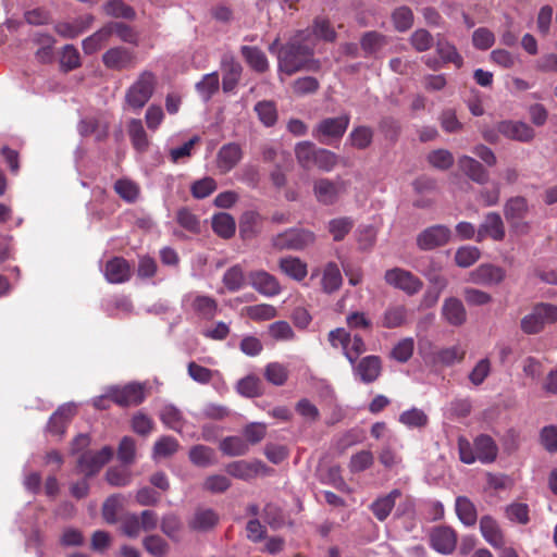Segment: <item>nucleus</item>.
Here are the masks:
<instances>
[{
    "mask_svg": "<svg viewBox=\"0 0 557 557\" xmlns=\"http://www.w3.org/2000/svg\"><path fill=\"white\" fill-rule=\"evenodd\" d=\"M315 44L308 29L298 30L278 51V70L287 75L297 72H319L321 62L314 58Z\"/></svg>",
    "mask_w": 557,
    "mask_h": 557,
    "instance_id": "nucleus-1",
    "label": "nucleus"
},
{
    "mask_svg": "<svg viewBox=\"0 0 557 557\" xmlns=\"http://www.w3.org/2000/svg\"><path fill=\"white\" fill-rule=\"evenodd\" d=\"M157 85V77L150 71L141 72L125 94L126 103L135 111L143 109L151 99Z\"/></svg>",
    "mask_w": 557,
    "mask_h": 557,
    "instance_id": "nucleus-2",
    "label": "nucleus"
},
{
    "mask_svg": "<svg viewBox=\"0 0 557 557\" xmlns=\"http://www.w3.org/2000/svg\"><path fill=\"white\" fill-rule=\"evenodd\" d=\"M557 322V306L553 304H536L532 311L521 319L520 326L528 335L539 334L546 324Z\"/></svg>",
    "mask_w": 557,
    "mask_h": 557,
    "instance_id": "nucleus-3",
    "label": "nucleus"
},
{
    "mask_svg": "<svg viewBox=\"0 0 557 557\" xmlns=\"http://www.w3.org/2000/svg\"><path fill=\"white\" fill-rule=\"evenodd\" d=\"M350 123V116L343 114L336 117H325L313 128L312 136L321 144L330 145L333 140H339L346 133Z\"/></svg>",
    "mask_w": 557,
    "mask_h": 557,
    "instance_id": "nucleus-4",
    "label": "nucleus"
},
{
    "mask_svg": "<svg viewBox=\"0 0 557 557\" xmlns=\"http://www.w3.org/2000/svg\"><path fill=\"white\" fill-rule=\"evenodd\" d=\"M315 235L304 228H289L272 238V246L278 250H301L313 244Z\"/></svg>",
    "mask_w": 557,
    "mask_h": 557,
    "instance_id": "nucleus-5",
    "label": "nucleus"
},
{
    "mask_svg": "<svg viewBox=\"0 0 557 557\" xmlns=\"http://www.w3.org/2000/svg\"><path fill=\"white\" fill-rule=\"evenodd\" d=\"M384 281L387 285L408 296L418 294L423 287V282L417 275L398 267L385 271Z\"/></svg>",
    "mask_w": 557,
    "mask_h": 557,
    "instance_id": "nucleus-6",
    "label": "nucleus"
},
{
    "mask_svg": "<svg viewBox=\"0 0 557 557\" xmlns=\"http://www.w3.org/2000/svg\"><path fill=\"white\" fill-rule=\"evenodd\" d=\"M528 212V201L522 196L511 197L504 206L505 219L517 234H527L529 232L530 224L524 221Z\"/></svg>",
    "mask_w": 557,
    "mask_h": 557,
    "instance_id": "nucleus-7",
    "label": "nucleus"
},
{
    "mask_svg": "<svg viewBox=\"0 0 557 557\" xmlns=\"http://www.w3.org/2000/svg\"><path fill=\"white\" fill-rule=\"evenodd\" d=\"M349 183L342 177L335 181L319 178L313 183V194L317 200L324 206H332L337 202L341 195L346 193Z\"/></svg>",
    "mask_w": 557,
    "mask_h": 557,
    "instance_id": "nucleus-8",
    "label": "nucleus"
},
{
    "mask_svg": "<svg viewBox=\"0 0 557 557\" xmlns=\"http://www.w3.org/2000/svg\"><path fill=\"white\" fill-rule=\"evenodd\" d=\"M101 60L107 69L119 72L134 69L137 64L136 53L123 46L108 49Z\"/></svg>",
    "mask_w": 557,
    "mask_h": 557,
    "instance_id": "nucleus-9",
    "label": "nucleus"
},
{
    "mask_svg": "<svg viewBox=\"0 0 557 557\" xmlns=\"http://www.w3.org/2000/svg\"><path fill=\"white\" fill-rule=\"evenodd\" d=\"M451 231L443 224H436L426 227L417 236V246L423 251H429L443 247L450 240Z\"/></svg>",
    "mask_w": 557,
    "mask_h": 557,
    "instance_id": "nucleus-10",
    "label": "nucleus"
},
{
    "mask_svg": "<svg viewBox=\"0 0 557 557\" xmlns=\"http://www.w3.org/2000/svg\"><path fill=\"white\" fill-rule=\"evenodd\" d=\"M225 471L233 478L249 481L258 475H268L273 470L267 467L261 460H237L230 462L225 467Z\"/></svg>",
    "mask_w": 557,
    "mask_h": 557,
    "instance_id": "nucleus-11",
    "label": "nucleus"
},
{
    "mask_svg": "<svg viewBox=\"0 0 557 557\" xmlns=\"http://www.w3.org/2000/svg\"><path fill=\"white\" fill-rule=\"evenodd\" d=\"M113 456V450L109 446H104L99 451H85L78 460L77 467L82 473L86 476H92L97 474L101 468L110 461Z\"/></svg>",
    "mask_w": 557,
    "mask_h": 557,
    "instance_id": "nucleus-12",
    "label": "nucleus"
},
{
    "mask_svg": "<svg viewBox=\"0 0 557 557\" xmlns=\"http://www.w3.org/2000/svg\"><path fill=\"white\" fill-rule=\"evenodd\" d=\"M109 396L119 406H137L145 400V391L141 384L129 383L123 387H110Z\"/></svg>",
    "mask_w": 557,
    "mask_h": 557,
    "instance_id": "nucleus-13",
    "label": "nucleus"
},
{
    "mask_svg": "<svg viewBox=\"0 0 557 557\" xmlns=\"http://www.w3.org/2000/svg\"><path fill=\"white\" fill-rule=\"evenodd\" d=\"M457 533L448 525L435 527L430 533L432 548L441 554H451L457 545Z\"/></svg>",
    "mask_w": 557,
    "mask_h": 557,
    "instance_id": "nucleus-14",
    "label": "nucleus"
},
{
    "mask_svg": "<svg viewBox=\"0 0 557 557\" xmlns=\"http://www.w3.org/2000/svg\"><path fill=\"white\" fill-rule=\"evenodd\" d=\"M248 280L249 284L263 296L274 297L281 293L277 278L264 270L251 271Z\"/></svg>",
    "mask_w": 557,
    "mask_h": 557,
    "instance_id": "nucleus-15",
    "label": "nucleus"
},
{
    "mask_svg": "<svg viewBox=\"0 0 557 557\" xmlns=\"http://www.w3.org/2000/svg\"><path fill=\"white\" fill-rule=\"evenodd\" d=\"M497 132L508 139L521 143H529L535 136L534 129L521 121H502L497 125Z\"/></svg>",
    "mask_w": 557,
    "mask_h": 557,
    "instance_id": "nucleus-16",
    "label": "nucleus"
},
{
    "mask_svg": "<svg viewBox=\"0 0 557 557\" xmlns=\"http://www.w3.org/2000/svg\"><path fill=\"white\" fill-rule=\"evenodd\" d=\"M75 413L76 408L74 405L65 404L60 406L50 417L47 423V432L62 437Z\"/></svg>",
    "mask_w": 557,
    "mask_h": 557,
    "instance_id": "nucleus-17",
    "label": "nucleus"
},
{
    "mask_svg": "<svg viewBox=\"0 0 557 557\" xmlns=\"http://www.w3.org/2000/svg\"><path fill=\"white\" fill-rule=\"evenodd\" d=\"M505 225L503 219L497 212H488L476 233V242H482L485 237L500 242L505 238Z\"/></svg>",
    "mask_w": 557,
    "mask_h": 557,
    "instance_id": "nucleus-18",
    "label": "nucleus"
},
{
    "mask_svg": "<svg viewBox=\"0 0 557 557\" xmlns=\"http://www.w3.org/2000/svg\"><path fill=\"white\" fill-rule=\"evenodd\" d=\"M243 149L237 143L223 145L216 154V168L222 174L231 172L243 159Z\"/></svg>",
    "mask_w": 557,
    "mask_h": 557,
    "instance_id": "nucleus-19",
    "label": "nucleus"
},
{
    "mask_svg": "<svg viewBox=\"0 0 557 557\" xmlns=\"http://www.w3.org/2000/svg\"><path fill=\"white\" fill-rule=\"evenodd\" d=\"M505 278V271L493 264H481L470 273V281L479 285H497Z\"/></svg>",
    "mask_w": 557,
    "mask_h": 557,
    "instance_id": "nucleus-20",
    "label": "nucleus"
},
{
    "mask_svg": "<svg viewBox=\"0 0 557 557\" xmlns=\"http://www.w3.org/2000/svg\"><path fill=\"white\" fill-rule=\"evenodd\" d=\"M381 371L382 362L377 356L363 357L354 368L355 374L366 384L376 381Z\"/></svg>",
    "mask_w": 557,
    "mask_h": 557,
    "instance_id": "nucleus-21",
    "label": "nucleus"
},
{
    "mask_svg": "<svg viewBox=\"0 0 557 557\" xmlns=\"http://www.w3.org/2000/svg\"><path fill=\"white\" fill-rule=\"evenodd\" d=\"M131 265L122 257H114L107 261L104 267V276L112 284H121L131 278Z\"/></svg>",
    "mask_w": 557,
    "mask_h": 557,
    "instance_id": "nucleus-22",
    "label": "nucleus"
},
{
    "mask_svg": "<svg viewBox=\"0 0 557 557\" xmlns=\"http://www.w3.org/2000/svg\"><path fill=\"white\" fill-rule=\"evenodd\" d=\"M442 317L453 326H460L467 321V311L462 301L456 297L444 300Z\"/></svg>",
    "mask_w": 557,
    "mask_h": 557,
    "instance_id": "nucleus-23",
    "label": "nucleus"
},
{
    "mask_svg": "<svg viewBox=\"0 0 557 557\" xmlns=\"http://www.w3.org/2000/svg\"><path fill=\"white\" fill-rule=\"evenodd\" d=\"M480 531L483 539L494 548H502L505 545V539L497 521L486 515L480 519Z\"/></svg>",
    "mask_w": 557,
    "mask_h": 557,
    "instance_id": "nucleus-24",
    "label": "nucleus"
},
{
    "mask_svg": "<svg viewBox=\"0 0 557 557\" xmlns=\"http://www.w3.org/2000/svg\"><path fill=\"white\" fill-rule=\"evenodd\" d=\"M401 496L398 488L392 490L388 494L377 497L371 505L370 510L379 521H384L391 515L396 500Z\"/></svg>",
    "mask_w": 557,
    "mask_h": 557,
    "instance_id": "nucleus-25",
    "label": "nucleus"
},
{
    "mask_svg": "<svg viewBox=\"0 0 557 557\" xmlns=\"http://www.w3.org/2000/svg\"><path fill=\"white\" fill-rule=\"evenodd\" d=\"M460 170L473 182L484 184L488 181V173L475 159L462 156L458 160Z\"/></svg>",
    "mask_w": 557,
    "mask_h": 557,
    "instance_id": "nucleus-26",
    "label": "nucleus"
},
{
    "mask_svg": "<svg viewBox=\"0 0 557 557\" xmlns=\"http://www.w3.org/2000/svg\"><path fill=\"white\" fill-rule=\"evenodd\" d=\"M278 268L285 275L298 282L302 281L308 274L307 263L297 257L281 258Z\"/></svg>",
    "mask_w": 557,
    "mask_h": 557,
    "instance_id": "nucleus-27",
    "label": "nucleus"
},
{
    "mask_svg": "<svg viewBox=\"0 0 557 557\" xmlns=\"http://www.w3.org/2000/svg\"><path fill=\"white\" fill-rule=\"evenodd\" d=\"M474 450L478 460L483 463L493 462L498 453V448L494 440L488 435H480L474 440Z\"/></svg>",
    "mask_w": 557,
    "mask_h": 557,
    "instance_id": "nucleus-28",
    "label": "nucleus"
},
{
    "mask_svg": "<svg viewBox=\"0 0 557 557\" xmlns=\"http://www.w3.org/2000/svg\"><path fill=\"white\" fill-rule=\"evenodd\" d=\"M262 216L256 211H246L239 219V233L244 239L256 237L261 231Z\"/></svg>",
    "mask_w": 557,
    "mask_h": 557,
    "instance_id": "nucleus-29",
    "label": "nucleus"
},
{
    "mask_svg": "<svg viewBox=\"0 0 557 557\" xmlns=\"http://www.w3.org/2000/svg\"><path fill=\"white\" fill-rule=\"evenodd\" d=\"M127 133L135 150L145 152L149 148V139L139 119H132L127 124Z\"/></svg>",
    "mask_w": 557,
    "mask_h": 557,
    "instance_id": "nucleus-30",
    "label": "nucleus"
},
{
    "mask_svg": "<svg viewBox=\"0 0 557 557\" xmlns=\"http://www.w3.org/2000/svg\"><path fill=\"white\" fill-rule=\"evenodd\" d=\"M435 49L443 63H453L457 69L463 65V58L458 52L455 45L449 42L446 38H438L435 44Z\"/></svg>",
    "mask_w": 557,
    "mask_h": 557,
    "instance_id": "nucleus-31",
    "label": "nucleus"
},
{
    "mask_svg": "<svg viewBox=\"0 0 557 557\" xmlns=\"http://www.w3.org/2000/svg\"><path fill=\"white\" fill-rule=\"evenodd\" d=\"M222 67L224 71V75H223V79H222L223 90L225 92H228V91H232L236 87V85L240 78L243 67L233 58L223 60Z\"/></svg>",
    "mask_w": 557,
    "mask_h": 557,
    "instance_id": "nucleus-32",
    "label": "nucleus"
},
{
    "mask_svg": "<svg viewBox=\"0 0 557 557\" xmlns=\"http://www.w3.org/2000/svg\"><path fill=\"white\" fill-rule=\"evenodd\" d=\"M342 274L335 262H329L323 269L321 285L326 294H332L342 286Z\"/></svg>",
    "mask_w": 557,
    "mask_h": 557,
    "instance_id": "nucleus-33",
    "label": "nucleus"
},
{
    "mask_svg": "<svg viewBox=\"0 0 557 557\" xmlns=\"http://www.w3.org/2000/svg\"><path fill=\"white\" fill-rule=\"evenodd\" d=\"M456 513L459 520L467 527L476 523L478 512L475 505L467 496H458L455 504Z\"/></svg>",
    "mask_w": 557,
    "mask_h": 557,
    "instance_id": "nucleus-34",
    "label": "nucleus"
},
{
    "mask_svg": "<svg viewBox=\"0 0 557 557\" xmlns=\"http://www.w3.org/2000/svg\"><path fill=\"white\" fill-rule=\"evenodd\" d=\"M219 449L228 457L245 456L249 451L248 443L240 436H226L220 444Z\"/></svg>",
    "mask_w": 557,
    "mask_h": 557,
    "instance_id": "nucleus-35",
    "label": "nucleus"
},
{
    "mask_svg": "<svg viewBox=\"0 0 557 557\" xmlns=\"http://www.w3.org/2000/svg\"><path fill=\"white\" fill-rule=\"evenodd\" d=\"M240 52L248 65L256 72L263 73L269 69L268 59L261 49L243 46Z\"/></svg>",
    "mask_w": 557,
    "mask_h": 557,
    "instance_id": "nucleus-36",
    "label": "nucleus"
},
{
    "mask_svg": "<svg viewBox=\"0 0 557 557\" xmlns=\"http://www.w3.org/2000/svg\"><path fill=\"white\" fill-rule=\"evenodd\" d=\"M219 521V516L212 509H197L194 518L189 521V528L195 531H208Z\"/></svg>",
    "mask_w": 557,
    "mask_h": 557,
    "instance_id": "nucleus-37",
    "label": "nucleus"
},
{
    "mask_svg": "<svg viewBox=\"0 0 557 557\" xmlns=\"http://www.w3.org/2000/svg\"><path fill=\"white\" fill-rule=\"evenodd\" d=\"M102 9L106 15L114 18L133 21L136 17L134 8L126 4L123 0H108Z\"/></svg>",
    "mask_w": 557,
    "mask_h": 557,
    "instance_id": "nucleus-38",
    "label": "nucleus"
},
{
    "mask_svg": "<svg viewBox=\"0 0 557 557\" xmlns=\"http://www.w3.org/2000/svg\"><path fill=\"white\" fill-rule=\"evenodd\" d=\"M212 228L220 237L231 238L235 234L236 223L231 214L220 212L212 218Z\"/></svg>",
    "mask_w": 557,
    "mask_h": 557,
    "instance_id": "nucleus-39",
    "label": "nucleus"
},
{
    "mask_svg": "<svg viewBox=\"0 0 557 557\" xmlns=\"http://www.w3.org/2000/svg\"><path fill=\"white\" fill-rule=\"evenodd\" d=\"M407 313L404 305L389 306L383 313L382 325L386 329L400 327L407 321Z\"/></svg>",
    "mask_w": 557,
    "mask_h": 557,
    "instance_id": "nucleus-40",
    "label": "nucleus"
},
{
    "mask_svg": "<svg viewBox=\"0 0 557 557\" xmlns=\"http://www.w3.org/2000/svg\"><path fill=\"white\" fill-rule=\"evenodd\" d=\"M111 36L107 23L82 42L83 50L86 54H94L109 42Z\"/></svg>",
    "mask_w": 557,
    "mask_h": 557,
    "instance_id": "nucleus-41",
    "label": "nucleus"
},
{
    "mask_svg": "<svg viewBox=\"0 0 557 557\" xmlns=\"http://www.w3.org/2000/svg\"><path fill=\"white\" fill-rule=\"evenodd\" d=\"M373 129L366 125L356 126L349 133L348 143L358 150L369 148L373 141Z\"/></svg>",
    "mask_w": 557,
    "mask_h": 557,
    "instance_id": "nucleus-42",
    "label": "nucleus"
},
{
    "mask_svg": "<svg viewBox=\"0 0 557 557\" xmlns=\"http://www.w3.org/2000/svg\"><path fill=\"white\" fill-rule=\"evenodd\" d=\"M222 282L225 288L231 293L242 289L246 284V276L243 267L240 264H235L227 269L222 277Z\"/></svg>",
    "mask_w": 557,
    "mask_h": 557,
    "instance_id": "nucleus-43",
    "label": "nucleus"
},
{
    "mask_svg": "<svg viewBox=\"0 0 557 557\" xmlns=\"http://www.w3.org/2000/svg\"><path fill=\"white\" fill-rule=\"evenodd\" d=\"M355 221L350 216H339L329 221L327 231L334 242H342L352 230Z\"/></svg>",
    "mask_w": 557,
    "mask_h": 557,
    "instance_id": "nucleus-44",
    "label": "nucleus"
},
{
    "mask_svg": "<svg viewBox=\"0 0 557 557\" xmlns=\"http://www.w3.org/2000/svg\"><path fill=\"white\" fill-rule=\"evenodd\" d=\"M189 460L197 467L206 468L216 462L213 448L206 445H195L189 450Z\"/></svg>",
    "mask_w": 557,
    "mask_h": 557,
    "instance_id": "nucleus-45",
    "label": "nucleus"
},
{
    "mask_svg": "<svg viewBox=\"0 0 557 557\" xmlns=\"http://www.w3.org/2000/svg\"><path fill=\"white\" fill-rule=\"evenodd\" d=\"M386 44V36L375 30L364 33L360 39L361 49L367 55L376 53Z\"/></svg>",
    "mask_w": 557,
    "mask_h": 557,
    "instance_id": "nucleus-46",
    "label": "nucleus"
},
{
    "mask_svg": "<svg viewBox=\"0 0 557 557\" xmlns=\"http://www.w3.org/2000/svg\"><path fill=\"white\" fill-rule=\"evenodd\" d=\"M107 25L111 37L116 35L123 42L132 45L138 44L137 32L128 24L111 21L108 22Z\"/></svg>",
    "mask_w": 557,
    "mask_h": 557,
    "instance_id": "nucleus-47",
    "label": "nucleus"
},
{
    "mask_svg": "<svg viewBox=\"0 0 557 557\" xmlns=\"http://www.w3.org/2000/svg\"><path fill=\"white\" fill-rule=\"evenodd\" d=\"M193 308L205 320H212L218 311V302L209 296H197L193 301Z\"/></svg>",
    "mask_w": 557,
    "mask_h": 557,
    "instance_id": "nucleus-48",
    "label": "nucleus"
},
{
    "mask_svg": "<svg viewBox=\"0 0 557 557\" xmlns=\"http://www.w3.org/2000/svg\"><path fill=\"white\" fill-rule=\"evenodd\" d=\"M307 29L311 33V39L314 44L317 39L334 41L336 38V32L326 18L317 17L313 22L312 29Z\"/></svg>",
    "mask_w": 557,
    "mask_h": 557,
    "instance_id": "nucleus-49",
    "label": "nucleus"
},
{
    "mask_svg": "<svg viewBox=\"0 0 557 557\" xmlns=\"http://www.w3.org/2000/svg\"><path fill=\"white\" fill-rule=\"evenodd\" d=\"M255 111L260 122L267 127L273 126L277 121V110L273 101L262 100L257 102Z\"/></svg>",
    "mask_w": 557,
    "mask_h": 557,
    "instance_id": "nucleus-50",
    "label": "nucleus"
},
{
    "mask_svg": "<svg viewBox=\"0 0 557 557\" xmlns=\"http://www.w3.org/2000/svg\"><path fill=\"white\" fill-rule=\"evenodd\" d=\"M246 315L256 322L269 321L277 315V310L269 304L252 305L245 308Z\"/></svg>",
    "mask_w": 557,
    "mask_h": 557,
    "instance_id": "nucleus-51",
    "label": "nucleus"
},
{
    "mask_svg": "<svg viewBox=\"0 0 557 557\" xmlns=\"http://www.w3.org/2000/svg\"><path fill=\"white\" fill-rule=\"evenodd\" d=\"M318 149L319 148L310 141H302L296 145L295 154L301 168L309 170L313 166V160Z\"/></svg>",
    "mask_w": 557,
    "mask_h": 557,
    "instance_id": "nucleus-52",
    "label": "nucleus"
},
{
    "mask_svg": "<svg viewBox=\"0 0 557 557\" xmlns=\"http://www.w3.org/2000/svg\"><path fill=\"white\" fill-rule=\"evenodd\" d=\"M399 422L410 429H421L429 423V418L423 410L413 407L400 413Z\"/></svg>",
    "mask_w": 557,
    "mask_h": 557,
    "instance_id": "nucleus-53",
    "label": "nucleus"
},
{
    "mask_svg": "<svg viewBox=\"0 0 557 557\" xmlns=\"http://www.w3.org/2000/svg\"><path fill=\"white\" fill-rule=\"evenodd\" d=\"M115 193L126 202H135L139 196V187L127 178L117 180L114 183Z\"/></svg>",
    "mask_w": 557,
    "mask_h": 557,
    "instance_id": "nucleus-54",
    "label": "nucleus"
},
{
    "mask_svg": "<svg viewBox=\"0 0 557 557\" xmlns=\"http://www.w3.org/2000/svg\"><path fill=\"white\" fill-rule=\"evenodd\" d=\"M264 377L273 385L282 386L288 380V370L280 362H270L264 369Z\"/></svg>",
    "mask_w": 557,
    "mask_h": 557,
    "instance_id": "nucleus-55",
    "label": "nucleus"
},
{
    "mask_svg": "<svg viewBox=\"0 0 557 557\" xmlns=\"http://www.w3.org/2000/svg\"><path fill=\"white\" fill-rule=\"evenodd\" d=\"M176 222L186 231L193 234L200 233V220L190 209L184 207L176 212Z\"/></svg>",
    "mask_w": 557,
    "mask_h": 557,
    "instance_id": "nucleus-56",
    "label": "nucleus"
},
{
    "mask_svg": "<svg viewBox=\"0 0 557 557\" xmlns=\"http://www.w3.org/2000/svg\"><path fill=\"white\" fill-rule=\"evenodd\" d=\"M144 548L153 557H165L169 552V544L159 535H149L143 540Z\"/></svg>",
    "mask_w": 557,
    "mask_h": 557,
    "instance_id": "nucleus-57",
    "label": "nucleus"
},
{
    "mask_svg": "<svg viewBox=\"0 0 557 557\" xmlns=\"http://www.w3.org/2000/svg\"><path fill=\"white\" fill-rule=\"evenodd\" d=\"M392 21L396 30L400 33L406 32L413 24V13L408 7H399L394 10Z\"/></svg>",
    "mask_w": 557,
    "mask_h": 557,
    "instance_id": "nucleus-58",
    "label": "nucleus"
},
{
    "mask_svg": "<svg viewBox=\"0 0 557 557\" xmlns=\"http://www.w3.org/2000/svg\"><path fill=\"white\" fill-rule=\"evenodd\" d=\"M196 89L205 100H209L219 89V74L216 72L206 74L202 79L196 84Z\"/></svg>",
    "mask_w": 557,
    "mask_h": 557,
    "instance_id": "nucleus-59",
    "label": "nucleus"
},
{
    "mask_svg": "<svg viewBox=\"0 0 557 557\" xmlns=\"http://www.w3.org/2000/svg\"><path fill=\"white\" fill-rule=\"evenodd\" d=\"M218 185L214 178L206 176L201 180L195 181L190 186V193L196 199H203L210 196Z\"/></svg>",
    "mask_w": 557,
    "mask_h": 557,
    "instance_id": "nucleus-60",
    "label": "nucleus"
},
{
    "mask_svg": "<svg viewBox=\"0 0 557 557\" xmlns=\"http://www.w3.org/2000/svg\"><path fill=\"white\" fill-rule=\"evenodd\" d=\"M373 454L370 450H360L352 455L348 465L350 472L359 473L372 467Z\"/></svg>",
    "mask_w": 557,
    "mask_h": 557,
    "instance_id": "nucleus-61",
    "label": "nucleus"
},
{
    "mask_svg": "<svg viewBox=\"0 0 557 557\" xmlns=\"http://www.w3.org/2000/svg\"><path fill=\"white\" fill-rule=\"evenodd\" d=\"M480 258V250L473 246H463L457 249L455 262L460 268H469Z\"/></svg>",
    "mask_w": 557,
    "mask_h": 557,
    "instance_id": "nucleus-62",
    "label": "nucleus"
},
{
    "mask_svg": "<svg viewBox=\"0 0 557 557\" xmlns=\"http://www.w3.org/2000/svg\"><path fill=\"white\" fill-rule=\"evenodd\" d=\"M161 421L175 432H181L183 426L182 412L174 406H165L160 414Z\"/></svg>",
    "mask_w": 557,
    "mask_h": 557,
    "instance_id": "nucleus-63",
    "label": "nucleus"
},
{
    "mask_svg": "<svg viewBox=\"0 0 557 557\" xmlns=\"http://www.w3.org/2000/svg\"><path fill=\"white\" fill-rule=\"evenodd\" d=\"M244 440L249 445L259 444L267 435V425L260 422H251L243 429Z\"/></svg>",
    "mask_w": 557,
    "mask_h": 557,
    "instance_id": "nucleus-64",
    "label": "nucleus"
}]
</instances>
